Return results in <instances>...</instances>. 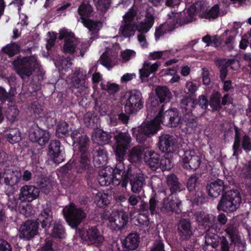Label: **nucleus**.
<instances>
[{
    "instance_id": "31",
    "label": "nucleus",
    "mask_w": 251,
    "mask_h": 251,
    "mask_svg": "<svg viewBox=\"0 0 251 251\" xmlns=\"http://www.w3.org/2000/svg\"><path fill=\"white\" fill-rule=\"evenodd\" d=\"M177 22L173 21L171 16L167 20L165 23L161 25L158 27L156 28L155 32V37L156 40H158L160 36L163 35L167 32L172 31L177 26Z\"/></svg>"
},
{
    "instance_id": "25",
    "label": "nucleus",
    "mask_w": 251,
    "mask_h": 251,
    "mask_svg": "<svg viewBox=\"0 0 251 251\" xmlns=\"http://www.w3.org/2000/svg\"><path fill=\"white\" fill-rule=\"evenodd\" d=\"M86 79V72L82 69L79 68L75 70L72 82L74 87L83 91L88 87L85 82Z\"/></svg>"
},
{
    "instance_id": "63",
    "label": "nucleus",
    "mask_w": 251,
    "mask_h": 251,
    "mask_svg": "<svg viewBox=\"0 0 251 251\" xmlns=\"http://www.w3.org/2000/svg\"><path fill=\"white\" fill-rule=\"evenodd\" d=\"M242 146L243 149L246 151L251 150V142L250 138L247 135H245L242 139Z\"/></svg>"
},
{
    "instance_id": "8",
    "label": "nucleus",
    "mask_w": 251,
    "mask_h": 251,
    "mask_svg": "<svg viewBox=\"0 0 251 251\" xmlns=\"http://www.w3.org/2000/svg\"><path fill=\"white\" fill-rule=\"evenodd\" d=\"M115 143L112 146L117 159L121 163L130 146L131 137L127 132H121L114 136Z\"/></svg>"
},
{
    "instance_id": "45",
    "label": "nucleus",
    "mask_w": 251,
    "mask_h": 251,
    "mask_svg": "<svg viewBox=\"0 0 251 251\" xmlns=\"http://www.w3.org/2000/svg\"><path fill=\"white\" fill-rule=\"evenodd\" d=\"M111 197L107 194L99 192L95 196L94 200L97 205L102 207L110 203Z\"/></svg>"
},
{
    "instance_id": "38",
    "label": "nucleus",
    "mask_w": 251,
    "mask_h": 251,
    "mask_svg": "<svg viewBox=\"0 0 251 251\" xmlns=\"http://www.w3.org/2000/svg\"><path fill=\"white\" fill-rule=\"evenodd\" d=\"M41 224L42 227L46 229L50 227L52 221V212L50 208H44L37 219Z\"/></svg>"
},
{
    "instance_id": "13",
    "label": "nucleus",
    "mask_w": 251,
    "mask_h": 251,
    "mask_svg": "<svg viewBox=\"0 0 251 251\" xmlns=\"http://www.w3.org/2000/svg\"><path fill=\"white\" fill-rule=\"evenodd\" d=\"M136 15L135 16V21H137L136 23V29L141 33H147L154 24V17H153V9L151 7H146V11L145 12V18L143 20L141 21V17L138 15V12L139 10L136 7Z\"/></svg>"
},
{
    "instance_id": "17",
    "label": "nucleus",
    "mask_w": 251,
    "mask_h": 251,
    "mask_svg": "<svg viewBox=\"0 0 251 251\" xmlns=\"http://www.w3.org/2000/svg\"><path fill=\"white\" fill-rule=\"evenodd\" d=\"M201 155L198 151H186L182 158L183 166L186 169H196L201 164Z\"/></svg>"
},
{
    "instance_id": "34",
    "label": "nucleus",
    "mask_w": 251,
    "mask_h": 251,
    "mask_svg": "<svg viewBox=\"0 0 251 251\" xmlns=\"http://www.w3.org/2000/svg\"><path fill=\"white\" fill-rule=\"evenodd\" d=\"M181 202L179 200L175 201L170 198H166L163 200L162 207L161 210L167 212L174 211L177 213L181 211Z\"/></svg>"
},
{
    "instance_id": "26",
    "label": "nucleus",
    "mask_w": 251,
    "mask_h": 251,
    "mask_svg": "<svg viewBox=\"0 0 251 251\" xmlns=\"http://www.w3.org/2000/svg\"><path fill=\"white\" fill-rule=\"evenodd\" d=\"M108 160L107 152L102 146L96 148L93 153V162L95 166L100 168L106 165Z\"/></svg>"
},
{
    "instance_id": "20",
    "label": "nucleus",
    "mask_w": 251,
    "mask_h": 251,
    "mask_svg": "<svg viewBox=\"0 0 251 251\" xmlns=\"http://www.w3.org/2000/svg\"><path fill=\"white\" fill-rule=\"evenodd\" d=\"M158 147L163 152H172L176 148V140L175 137L168 134L159 137Z\"/></svg>"
},
{
    "instance_id": "37",
    "label": "nucleus",
    "mask_w": 251,
    "mask_h": 251,
    "mask_svg": "<svg viewBox=\"0 0 251 251\" xmlns=\"http://www.w3.org/2000/svg\"><path fill=\"white\" fill-rule=\"evenodd\" d=\"M196 219L200 225L205 227H214L215 217L212 214H207L204 211H201L197 214Z\"/></svg>"
},
{
    "instance_id": "7",
    "label": "nucleus",
    "mask_w": 251,
    "mask_h": 251,
    "mask_svg": "<svg viewBox=\"0 0 251 251\" xmlns=\"http://www.w3.org/2000/svg\"><path fill=\"white\" fill-rule=\"evenodd\" d=\"M188 7L186 11L184 12V16L182 18H179L180 13L172 12L171 14H169V16H171L173 21L177 22V25H181L183 24H188L194 21L196 19V15L199 14L200 16V10H202V8L199 7L197 3H199V0H190L189 2L187 0H185Z\"/></svg>"
},
{
    "instance_id": "19",
    "label": "nucleus",
    "mask_w": 251,
    "mask_h": 251,
    "mask_svg": "<svg viewBox=\"0 0 251 251\" xmlns=\"http://www.w3.org/2000/svg\"><path fill=\"white\" fill-rule=\"evenodd\" d=\"M38 225L33 221L27 220L21 226L19 229V237L21 239L29 240L38 233Z\"/></svg>"
},
{
    "instance_id": "44",
    "label": "nucleus",
    "mask_w": 251,
    "mask_h": 251,
    "mask_svg": "<svg viewBox=\"0 0 251 251\" xmlns=\"http://www.w3.org/2000/svg\"><path fill=\"white\" fill-rule=\"evenodd\" d=\"M84 122L85 125L90 128H97L99 126V119L93 113L87 112L84 117Z\"/></svg>"
},
{
    "instance_id": "11",
    "label": "nucleus",
    "mask_w": 251,
    "mask_h": 251,
    "mask_svg": "<svg viewBox=\"0 0 251 251\" xmlns=\"http://www.w3.org/2000/svg\"><path fill=\"white\" fill-rule=\"evenodd\" d=\"M136 9L132 7L123 16V20L119 32L125 37L133 36L136 29L135 16Z\"/></svg>"
},
{
    "instance_id": "3",
    "label": "nucleus",
    "mask_w": 251,
    "mask_h": 251,
    "mask_svg": "<svg viewBox=\"0 0 251 251\" xmlns=\"http://www.w3.org/2000/svg\"><path fill=\"white\" fill-rule=\"evenodd\" d=\"M162 116V111H159L154 119L143 123L136 128H133V136L136 138L139 143L145 142L148 137L153 135L161 127L160 116Z\"/></svg>"
},
{
    "instance_id": "60",
    "label": "nucleus",
    "mask_w": 251,
    "mask_h": 251,
    "mask_svg": "<svg viewBox=\"0 0 251 251\" xmlns=\"http://www.w3.org/2000/svg\"><path fill=\"white\" fill-rule=\"evenodd\" d=\"M197 177L195 175H192L189 178L187 182V188L189 191L193 193L197 186Z\"/></svg>"
},
{
    "instance_id": "24",
    "label": "nucleus",
    "mask_w": 251,
    "mask_h": 251,
    "mask_svg": "<svg viewBox=\"0 0 251 251\" xmlns=\"http://www.w3.org/2000/svg\"><path fill=\"white\" fill-rule=\"evenodd\" d=\"M117 53L118 52L113 49L106 48L99 60L100 64L108 69L113 67L118 63L116 58Z\"/></svg>"
},
{
    "instance_id": "42",
    "label": "nucleus",
    "mask_w": 251,
    "mask_h": 251,
    "mask_svg": "<svg viewBox=\"0 0 251 251\" xmlns=\"http://www.w3.org/2000/svg\"><path fill=\"white\" fill-rule=\"evenodd\" d=\"M6 140L11 144H15L21 139V133L18 128H12L7 130L5 135Z\"/></svg>"
},
{
    "instance_id": "54",
    "label": "nucleus",
    "mask_w": 251,
    "mask_h": 251,
    "mask_svg": "<svg viewBox=\"0 0 251 251\" xmlns=\"http://www.w3.org/2000/svg\"><path fill=\"white\" fill-rule=\"evenodd\" d=\"M19 110L15 106L9 107L5 113L6 118L11 122L15 121L19 115Z\"/></svg>"
},
{
    "instance_id": "58",
    "label": "nucleus",
    "mask_w": 251,
    "mask_h": 251,
    "mask_svg": "<svg viewBox=\"0 0 251 251\" xmlns=\"http://www.w3.org/2000/svg\"><path fill=\"white\" fill-rule=\"evenodd\" d=\"M3 50L4 52L11 57L18 52L19 47L16 43H11L7 45Z\"/></svg>"
},
{
    "instance_id": "50",
    "label": "nucleus",
    "mask_w": 251,
    "mask_h": 251,
    "mask_svg": "<svg viewBox=\"0 0 251 251\" xmlns=\"http://www.w3.org/2000/svg\"><path fill=\"white\" fill-rule=\"evenodd\" d=\"M194 101L189 98H185L182 100L181 107L183 112H186L185 115H190L194 108Z\"/></svg>"
},
{
    "instance_id": "27",
    "label": "nucleus",
    "mask_w": 251,
    "mask_h": 251,
    "mask_svg": "<svg viewBox=\"0 0 251 251\" xmlns=\"http://www.w3.org/2000/svg\"><path fill=\"white\" fill-rule=\"evenodd\" d=\"M199 7L202 8L200 10V16L208 19H214L218 17L220 14V8L218 5L216 4L209 9H206L205 5L201 0H199V3H197Z\"/></svg>"
},
{
    "instance_id": "32",
    "label": "nucleus",
    "mask_w": 251,
    "mask_h": 251,
    "mask_svg": "<svg viewBox=\"0 0 251 251\" xmlns=\"http://www.w3.org/2000/svg\"><path fill=\"white\" fill-rule=\"evenodd\" d=\"M206 189L210 197L216 198L224 189V182L220 179L211 181L207 184Z\"/></svg>"
},
{
    "instance_id": "29",
    "label": "nucleus",
    "mask_w": 251,
    "mask_h": 251,
    "mask_svg": "<svg viewBox=\"0 0 251 251\" xmlns=\"http://www.w3.org/2000/svg\"><path fill=\"white\" fill-rule=\"evenodd\" d=\"M160 63L156 62L151 63L150 61H145L142 68L140 69V77L143 81L144 78L148 77L151 74L154 73L158 69Z\"/></svg>"
},
{
    "instance_id": "46",
    "label": "nucleus",
    "mask_w": 251,
    "mask_h": 251,
    "mask_svg": "<svg viewBox=\"0 0 251 251\" xmlns=\"http://www.w3.org/2000/svg\"><path fill=\"white\" fill-rule=\"evenodd\" d=\"M167 183L170 187L172 193L180 190V184L178 182L176 176L175 175L171 174L167 176Z\"/></svg>"
},
{
    "instance_id": "2",
    "label": "nucleus",
    "mask_w": 251,
    "mask_h": 251,
    "mask_svg": "<svg viewBox=\"0 0 251 251\" xmlns=\"http://www.w3.org/2000/svg\"><path fill=\"white\" fill-rule=\"evenodd\" d=\"M94 36L93 35H92ZM92 36L87 42H80L75 37L74 34L69 29L63 28L59 31V38H65L63 50L65 53H75L77 56L83 57L85 51L93 40Z\"/></svg>"
},
{
    "instance_id": "53",
    "label": "nucleus",
    "mask_w": 251,
    "mask_h": 251,
    "mask_svg": "<svg viewBox=\"0 0 251 251\" xmlns=\"http://www.w3.org/2000/svg\"><path fill=\"white\" fill-rule=\"evenodd\" d=\"M170 52L167 50L155 51L150 52L149 57L152 60H156L160 58L165 59L170 57Z\"/></svg>"
},
{
    "instance_id": "36",
    "label": "nucleus",
    "mask_w": 251,
    "mask_h": 251,
    "mask_svg": "<svg viewBox=\"0 0 251 251\" xmlns=\"http://www.w3.org/2000/svg\"><path fill=\"white\" fill-rule=\"evenodd\" d=\"M155 94L160 103L169 102L172 98V94L166 86H157L155 89Z\"/></svg>"
},
{
    "instance_id": "21",
    "label": "nucleus",
    "mask_w": 251,
    "mask_h": 251,
    "mask_svg": "<svg viewBox=\"0 0 251 251\" xmlns=\"http://www.w3.org/2000/svg\"><path fill=\"white\" fill-rule=\"evenodd\" d=\"M39 195V189L32 185H25L20 189L19 199L22 201H32Z\"/></svg>"
},
{
    "instance_id": "35",
    "label": "nucleus",
    "mask_w": 251,
    "mask_h": 251,
    "mask_svg": "<svg viewBox=\"0 0 251 251\" xmlns=\"http://www.w3.org/2000/svg\"><path fill=\"white\" fill-rule=\"evenodd\" d=\"M226 231L230 238L232 243L237 246H240L241 248L240 251H244L245 244L244 242L241 241L238 235L236 228L232 225H228Z\"/></svg>"
},
{
    "instance_id": "48",
    "label": "nucleus",
    "mask_w": 251,
    "mask_h": 251,
    "mask_svg": "<svg viewBox=\"0 0 251 251\" xmlns=\"http://www.w3.org/2000/svg\"><path fill=\"white\" fill-rule=\"evenodd\" d=\"M51 236L54 238H62L65 237L64 230L60 222L55 221L52 230Z\"/></svg>"
},
{
    "instance_id": "55",
    "label": "nucleus",
    "mask_w": 251,
    "mask_h": 251,
    "mask_svg": "<svg viewBox=\"0 0 251 251\" xmlns=\"http://www.w3.org/2000/svg\"><path fill=\"white\" fill-rule=\"evenodd\" d=\"M69 127L67 124L65 122L59 123L57 125L56 134L58 137H63L68 134Z\"/></svg>"
},
{
    "instance_id": "9",
    "label": "nucleus",
    "mask_w": 251,
    "mask_h": 251,
    "mask_svg": "<svg viewBox=\"0 0 251 251\" xmlns=\"http://www.w3.org/2000/svg\"><path fill=\"white\" fill-rule=\"evenodd\" d=\"M92 8L91 5L87 2L81 4L78 9V13L80 16V20L84 26L87 27L90 32L91 35L94 36L102 26L101 23L98 21H93L86 18L89 17L92 12Z\"/></svg>"
},
{
    "instance_id": "14",
    "label": "nucleus",
    "mask_w": 251,
    "mask_h": 251,
    "mask_svg": "<svg viewBox=\"0 0 251 251\" xmlns=\"http://www.w3.org/2000/svg\"><path fill=\"white\" fill-rule=\"evenodd\" d=\"M144 101L141 93L137 90H132L124 102L125 110L126 113L137 112L143 106Z\"/></svg>"
},
{
    "instance_id": "49",
    "label": "nucleus",
    "mask_w": 251,
    "mask_h": 251,
    "mask_svg": "<svg viewBox=\"0 0 251 251\" xmlns=\"http://www.w3.org/2000/svg\"><path fill=\"white\" fill-rule=\"evenodd\" d=\"M94 1L97 10L100 13H105L111 4V0H94Z\"/></svg>"
},
{
    "instance_id": "12",
    "label": "nucleus",
    "mask_w": 251,
    "mask_h": 251,
    "mask_svg": "<svg viewBox=\"0 0 251 251\" xmlns=\"http://www.w3.org/2000/svg\"><path fill=\"white\" fill-rule=\"evenodd\" d=\"M76 233L82 240L96 246L101 244L104 241L103 236L96 226L89 227L83 229H79L76 230Z\"/></svg>"
},
{
    "instance_id": "16",
    "label": "nucleus",
    "mask_w": 251,
    "mask_h": 251,
    "mask_svg": "<svg viewBox=\"0 0 251 251\" xmlns=\"http://www.w3.org/2000/svg\"><path fill=\"white\" fill-rule=\"evenodd\" d=\"M128 220V215L126 212L123 211H113L107 219V224L111 229L119 230L126 225Z\"/></svg>"
},
{
    "instance_id": "33",
    "label": "nucleus",
    "mask_w": 251,
    "mask_h": 251,
    "mask_svg": "<svg viewBox=\"0 0 251 251\" xmlns=\"http://www.w3.org/2000/svg\"><path fill=\"white\" fill-rule=\"evenodd\" d=\"M144 159L152 170H155L159 166V155L157 153L148 150L145 152Z\"/></svg>"
},
{
    "instance_id": "22",
    "label": "nucleus",
    "mask_w": 251,
    "mask_h": 251,
    "mask_svg": "<svg viewBox=\"0 0 251 251\" xmlns=\"http://www.w3.org/2000/svg\"><path fill=\"white\" fill-rule=\"evenodd\" d=\"M22 174L18 170L12 167H7L3 173L4 183L10 186L17 185L21 180Z\"/></svg>"
},
{
    "instance_id": "6",
    "label": "nucleus",
    "mask_w": 251,
    "mask_h": 251,
    "mask_svg": "<svg viewBox=\"0 0 251 251\" xmlns=\"http://www.w3.org/2000/svg\"><path fill=\"white\" fill-rule=\"evenodd\" d=\"M241 201V195L237 190H230L223 195L217 208L226 212H232L239 207Z\"/></svg>"
},
{
    "instance_id": "59",
    "label": "nucleus",
    "mask_w": 251,
    "mask_h": 251,
    "mask_svg": "<svg viewBox=\"0 0 251 251\" xmlns=\"http://www.w3.org/2000/svg\"><path fill=\"white\" fill-rule=\"evenodd\" d=\"M37 184L42 190L46 193L47 190H49L50 187V184L48 179L44 177H40L37 180Z\"/></svg>"
},
{
    "instance_id": "5",
    "label": "nucleus",
    "mask_w": 251,
    "mask_h": 251,
    "mask_svg": "<svg viewBox=\"0 0 251 251\" xmlns=\"http://www.w3.org/2000/svg\"><path fill=\"white\" fill-rule=\"evenodd\" d=\"M17 73L24 78L31 75L33 72H41V66L35 56L18 58L13 62Z\"/></svg>"
},
{
    "instance_id": "61",
    "label": "nucleus",
    "mask_w": 251,
    "mask_h": 251,
    "mask_svg": "<svg viewBox=\"0 0 251 251\" xmlns=\"http://www.w3.org/2000/svg\"><path fill=\"white\" fill-rule=\"evenodd\" d=\"M20 213L26 217H30L34 214L33 207L30 204H26L20 209Z\"/></svg>"
},
{
    "instance_id": "30",
    "label": "nucleus",
    "mask_w": 251,
    "mask_h": 251,
    "mask_svg": "<svg viewBox=\"0 0 251 251\" xmlns=\"http://www.w3.org/2000/svg\"><path fill=\"white\" fill-rule=\"evenodd\" d=\"M197 126L196 118L194 116L185 115L183 118V123L181 129L186 134H191L196 131Z\"/></svg>"
},
{
    "instance_id": "39",
    "label": "nucleus",
    "mask_w": 251,
    "mask_h": 251,
    "mask_svg": "<svg viewBox=\"0 0 251 251\" xmlns=\"http://www.w3.org/2000/svg\"><path fill=\"white\" fill-rule=\"evenodd\" d=\"M144 149L139 146L133 148L128 151V160L131 162H136L140 161L144 158L143 154H145Z\"/></svg>"
},
{
    "instance_id": "18",
    "label": "nucleus",
    "mask_w": 251,
    "mask_h": 251,
    "mask_svg": "<svg viewBox=\"0 0 251 251\" xmlns=\"http://www.w3.org/2000/svg\"><path fill=\"white\" fill-rule=\"evenodd\" d=\"M50 134L46 130L40 128L38 126H33L30 129L29 138L32 142L38 143L41 146L47 143L50 138Z\"/></svg>"
},
{
    "instance_id": "40",
    "label": "nucleus",
    "mask_w": 251,
    "mask_h": 251,
    "mask_svg": "<svg viewBox=\"0 0 251 251\" xmlns=\"http://www.w3.org/2000/svg\"><path fill=\"white\" fill-rule=\"evenodd\" d=\"M139 237L136 233H130L123 242V245L128 251H132L138 246Z\"/></svg>"
},
{
    "instance_id": "1",
    "label": "nucleus",
    "mask_w": 251,
    "mask_h": 251,
    "mask_svg": "<svg viewBox=\"0 0 251 251\" xmlns=\"http://www.w3.org/2000/svg\"><path fill=\"white\" fill-rule=\"evenodd\" d=\"M124 169L123 164L120 163L117 165L115 169L107 166L104 169H101L99 173L98 178L99 183L101 186H107L110 183L114 186L121 184L123 187L126 188L129 179L132 192L134 193H139L145 184L146 176L140 173L131 174L129 170L124 176Z\"/></svg>"
},
{
    "instance_id": "10",
    "label": "nucleus",
    "mask_w": 251,
    "mask_h": 251,
    "mask_svg": "<svg viewBox=\"0 0 251 251\" xmlns=\"http://www.w3.org/2000/svg\"><path fill=\"white\" fill-rule=\"evenodd\" d=\"M63 212L66 222L73 228H76L86 216L81 208L73 204L66 206Z\"/></svg>"
},
{
    "instance_id": "62",
    "label": "nucleus",
    "mask_w": 251,
    "mask_h": 251,
    "mask_svg": "<svg viewBox=\"0 0 251 251\" xmlns=\"http://www.w3.org/2000/svg\"><path fill=\"white\" fill-rule=\"evenodd\" d=\"M159 164V167L162 170H170L173 166V163L171 160L166 157L162 158L160 160Z\"/></svg>"
},
{
    "instance_id": "52",
    "label": "nucleus",
    "mask_w": 251,
    "mask_h": 251,
    "mask_svg": "<svg viewBox=\"0 0 251 251\" xmlns=\"http://www.w3.org/2000/svg\"><path fill=\"white\" fill-rule=\"evenodd\" d=\"M220 94L217 92H214L211 96L209 105L213 110H216L220 107Z\"/></svg>"
},
{
    "instance_id": "47",
    "label": "nucleus",
    "mask_w": 251,
    "mask_h": 251,
    "mask_svg": "<svg viewBox=\"0 0 251 251\" xmlns=\"http://www.w3.org/2000/svg\"><path fill=\"white\" fill-rule=\"evenodd\" d=\"M219 236L214 233H207L205 236V243L213 248H216L219 244Z\"/></svg>"
},
{
    "instance_id": "28",
    "label": "nucleus",
    "mask_w": 251,
    "mask_h": 251,
    "mask_svg": "<svg viewBox=\"0 0 251 251\" xmlns=\"http://www.w3.org/2000/svg\"><path fill=\"white\" fill-rule=\"evenodd\" d=\"M177 231L182 240L189 239L193 234V229L189 220L181 219L178 224Z\"/></svg>"
},
{
    "instance_id": "56",
    "label": "nucleus",
    "mask_w": 251,
    "mask_h": 251,
    "mask_svg": "<svg viewBox=\"0 0 251 251\" xmlns=\"http://www.w3.org/2000/svg\"><path fill=\"white\" fill-rule=\"evenodd\" d=\"M55 66L58 70H65L66 71L72 65V62L70 58H62L58 61L54 62Z\"/></svg>"
},
{
    "instance_id": "15",
    "label": "nucleus",
    "mask_w": 251,
    "mask_h": 251,
    "mask_svg": "<svg viewBox=\"0 0 251 251\" xmlns=\"http://www.w3.org/2000/svg\"><path fill=\"white\" fill-rule=\"evenodd\" d=\"M160 111H162V116H160L161 124L173 127L179 126L181 128V126L183 125V119H181L177 109H171L163 112L164 109L162 106Z\"/></svg>"
},
{
    "instance_id": "57",
    "label": "nucleus",
    "mask_w": 251,
    "mask_h": 251,
    "mask_svg": "<svg viewBox=\"0 0 251 251\" xmlns=\"http://www.w3.org/2000/svg\"><path fill=\"white\" fill-rule=\"evenodd\" d=\"M136 52L132 50L127 49L122 51L120 54V60L122 62H126L136 56Z\"/></svg>"
},
{
    "instance_id": "43",
    "label": "nucleus",
    "mask_w": 251,
    "mask_h": 251,
    "mask_svg": "<svg viewBox=\"0 0 251 251\" xmlns=\"http://www.w3.org/2000/svg\"><path fill=\"white\" fill-rule=\"evenodd\" d=\"M100 87L102 90L106 91L110 96L112 97L115 96V94L118 93L120 89L119 84L110 81L101 82Z\"/></svg>"
},
{
    "instance_id": "51",
    "label": "nucleus",
    "mask_w": 251,
    "mask_h": 251,
    "mask_svg": "<svg viewBox=\"0 0 251 251\" xmlns=\"http://www.w3.org/2000/svg\"><path fill=\"white\" fill-rule=\"evenodd\" d=\"M216 64L219 66L221 65H225L226 67L230 66V68L233 70H236L239 67V62L234 59H229L227 61L226 59L218 60Z\"/></svg>"
},
{
    "instance_id": "4",
    "label": "nucleus",
    "mask_w": 251,
    "mask_h": 251,
    "mask_svg": "<svg viewBox=\"0 0 251 251\" xmlns=\"http://www.w3.org/2000/svg\"><path fill=\"white\" fill-rule=\"evenodd\" d=\"M74 145L77 147L81 152L80 163L82 169H86L90 164V153L87 151V143L89 138L83 132L81 128L74 130L71 134Z\"/></svg>"
},
{
    "instance_id": "23",
    "label": "nucleus",
    "mask_w": 251,
    "mask_h": 251,
    "mask_svg": "<svg viewBox=\"0 0 251 251\" xmlns=\"http://www.w3.org/2000/svg\"><path fill=\"white\" fill-rule=\"evenodd\" d=\"M49 154L55 163L59 164L64 161L63 152L60 150L59 141L53 140L50 142L49 148Z\"/></svg>"
},
{
    "instance_id": "64",
    "label": "nucleus",
    "mask_w": 251,
    "mask_h": 251,
    "mask_svg": "<svg viewBox=\"0 0 251 251\" xmlns=\"http://www.w3.org/2000/svg\"><path fill=\"white\" fill-rule=\"evenodd\" d=\"M136 76V75L134 73H126L122 76L120 82L121 83H126L135 78Z\"/></svg>"
},
{
    "instance_id": "41",
    "label": "nucleus",
    "mask_w": 251,
    "mask_h": 251,
    "mask_svg": "<svg viewBox=\"0 0 251 251\" xmlns=\"http://www.w3.org/2000/svg\"><path fill=\"white\" fill-rule=\"evenodd\" d=\"M92 139L96 143L102 145L108 143L110 140L111 136L106 132L98 129L92 134Z\"/></svg>"
}]
</instances>
